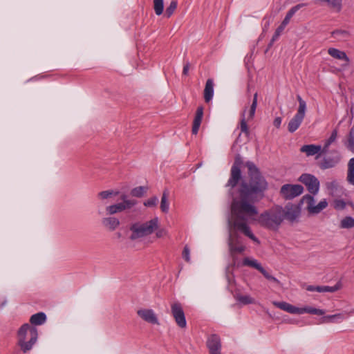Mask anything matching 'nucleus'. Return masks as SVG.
Listing matches in <instances>:
<instances>
[{
    "mask_svg": "<svg viewBox=\"0 0 354 354\" xmlns=\"http://www.w3.org/2000/svg\"><path fill=\"white\" fill-rule=\"evenodd\" d=\"M245 165L248 169L249 182L242 181L238 189L237 196L232 198L230 224L235 230L259 244V240L252 232L248 221L258 214V209L254 204L263 198L268 183L253 162L248 161Z\"/></svg>",
    "mask_w": 354,
    "mask_h": 354,
    "instance_id": "nucleus-1",
    "label": "nucleus"
},
{
    "mask_svg": "<svg viewBox=\"0 0 354 354\" xmlns=\"http://www.w3.org/2000/svg\"><path fill=\"white\" fill-rule=\"evenodd\" d=\"M283 219V208L281 206H277L261 214L257 221L263 227L271 230H277Z\"/></svg>",
    "mask_w": 354,
    "mask_h": 354,
    "instance_id": "nucleus-2",
    "label": "nucleus"
},
{
    "mask_svg": "<svg viewBox=\"0 0 354 354\" xmlns=\"http://www.w3.org/2000/svg\"><path fill=\"white\" fill-rule=\"evenodd\" d=\"M37 338V329L29 324H23L17 332V344L24 353L32 349Z\"/></svg>",
    "mask_w": 354,
    "mask_h": 354,
    "instance_id": "nucleus-3",
    "label": "nucleus"
},
{
    "mask_svg": "<svg viewBox=\"0 0 354 354\" xmlns=\"http://www.w3.org/2000/svg\"><path fill=\"white\" fill-rule=\"evenodd\" d=\"M158 218H154L144 223H134L130 227V230L132 233L129 238L131 240L134 241L137 239L149 235L158 228Z\"/></svg>",
    "mask_w": 354,
    "mask_h": 354,
    "instance_id": "nucleus-4",
    "label": "nucleus"
},
{
    "mask_svg": "<svg viewBox=\"0 0 354 354\" xmlns=\"http://www.w3.org/2000/svg\"><path fill=\"white\" fill-rule=\"evenodd\" d=\"M243 165V160L239 153L235 156L234 164L231 168L230 177L226 185L227 187L234 188L241 178V167Z\"/></svg>",
    "mask_w": 354,
    "mask_h": 354,
    "instance_id": "nucleus-5",
    "label": "nucleus"
},
{
    "mask_svg": "<svg viewBox=\"0 0 354 354\" xmlns=\"http://www.w3.org/2000/svg\"><path fill=\"white\" fill-rule=\"evenodd\" d=\"M301 202L306 204L307 211L312 214H319L328 206V202L326 199H324L315 205L314 196L310 194L304 196L301 198Z\"/></svg>",
    "mask_w": 354,
    "mask_h": 354,
    "instance_id": "nucleus-6",
    "label": "nucleus"
},
{
    "mask_svg": "<svg viewBox=\"0 0 354 354\" xmlns=\"http://www.w3.org/2000/svg\"><path fill=\"white\" fill-rule=\"evenodd\" d=\"M304 192V187L301 185L285 184L281 186L279 194L285 200H292L301 195Z\"/></svg>",
    "mask_w": 354,
    "mask_h": 354,
    "instance_id": "nucleus-7",
    "label": "nucleus"
},
{
    "mask_svg": "<svg viewBox=\"0 0 354 354\" xmlns=\"http://www.w3.org/2000/svg\"><path fill=\"white\" fill-rule=\"evenodd\" d=\"M239 238V235L236 232L231 233L228 238L230 253L234 259L236 254H241L245 250V247L242 244Z\"/></svg>",
    "mask_w": 354,
    "mask_h": 354,
    "instance_id": "nucleus-8",
    "label": "nucleus"
},
{
    "mask_svg": "<svg viewBox=\"0 0 354 354\" xmlns=\"http://www.w3.org/2000/svg\"><path fill=\"white\" fill-rule=\"evenodd\" d=\"M299 180L304 184L308 191L313 195H316L319 189V182L313 175L309 174H302Z\"/></svg>",
    "mask_w": 354,
    "mask_h": 354,
    "instance_id": "nucleus-9",
    "label": "nucleus"
},
{
    "mask_svg": "<svg viewBox=\"0 0 354 354\" xmlns=\"http://www.w3.org/2000/svg\"><path fill=\"white\" fill-rule=\"evenodd\" d=\"M171 315L174 317L176 324L181 328H185L187 326L185 315L179 302H175L171 306Z\"/></svg>",
    "mask_w": 354,
    "mask_h": 354,
    "instance_id": "nucleus-10",
    "label": "nucleus"
},
{
    "mask_svg": "<svg viewBox=\"0 0 354 354\" xmlns=\"http://www.w3.org/2000/svg\"><path fill=\"white\" fill-rule=\"evenodd\" d=\"M323 160L319 162V167L322 169H326L335 167L340 160V156L337 150L330 152V155L325 153Z\"/></svg>",
    "mask_w": 354,
    "mask_h": 354,
    "instance_id": "nucleus-11",
    "label": "nucleus"
},
{
    "mask_svg": "<svg viewBox=\"0 0 354 354\" xmlns=\"http://www.w3.org/2000/svg\"><path fill=\"white\" fill-rule=\"evenodd\" d=\"M243 264L244 266H250L252 268H254L259 270L265 278H266L269 281H272L277 284H279V281L275 278L274 277L272 276L269 274L262 266L261 265L258 263V261L255 259H250L249 258H245L243 261Z\"/></svg>",
    "mask_w": 354,
    "mask_h": 354,
    "instance_id": "nucleus-12",
    "label": "nucleus"
},
{
    "mask_svg": "<svg viewBox=\"0 0 354 354\" xmlns=\"http://www.w3.org/2000/svg\"><path fill=\"white\" fill-rule=\"evenodd\" d=\"M207 346L210 354H221V342L218 335L212 334L207 338Z\"/></svg>",
    "mask_w": 354,
    "mask_h": 354,
    "instance_id": "nucleus-13",
    "label": "nucleus"
},
{
    "mask_svg": "<svg viewBox=\"0 0 354 354\" xmlns=\"http://www.w3.org/2000/svg\"><path fill=\"white\" fill-rule=\"evenodd\" d=\"M137 314L142 320L147 323L157 325L160 324L157 315L152 309H139L137 311Z\"/></svg>",
    "mask_w": 354,
    "mask_h": 354,
    "instance_id": "nucleus-14",
    "label": "nucleus"
},
{
    "mask_svg": "<svg viewBox=\"0 0 354 354\" xmlns=\"http://www.w3.org/2000/svg\"><path fill=\"white\" fill-rule=\"evenodd\" d=\"M137 203V201H126L125 203H119L115 205H109L106 207L109 214H114L121 212L125 209H130Z\"/></svg>",
    "mask_w": 354,
    "mask_h": 354,
    "instance_id": "nucleus-15",
    "label": "nucleus"
},
{
    "mask_svg": "<svg viewBox=\"0 0 354 354\" xmlns=\"http://www.w3.org/2000/svg\"><path fill=\"white\" fill-rule=\"evenodd\" d=\"M306 112L297 111L295 116L290 120L288 124V130L290 133H294L299 129L302 123Z\"/></svg>",
    "mask_w": 354,
    "mask_h": 354,
    "instance_id": "nucleus-16",
    "label": "nucleus"
},
{
    "mask_svg": "<svg viewBox=\"0 0 354 354\" xmlns=\"http://www.w3.org/2000/svg\"><path fill=\"white\" fill-rule=\"evenodd\" d=\"M300 151L305 153L307 156H313L317 155L316 159H317L322 153V147L321 145H303Z\"/></svg>",
    "mask_w": 354,
    "mask_h": 354,
    "instance_id": "nucleus-17",
    "label": "nucleus"
},
{
    "mask_svg": "<svg viewBox=\"0 0 354 354\" xmlns=\"http://www.w3.org/2000/svg\"><path fill=\"white\" fill-rule=\"evenodd\" d=\"M284 218L290 222L295 221L299 216L300 211L297 207L293 205H288L283 208Z\"/></svg>",
    "mask_w": 354,
    "mask_h": 354,
    "instance_id": "nucleus-18",
    "label": "nucleus"
},
{
    "mask_svg": "<svg viewBox=\"0 0 354 354\" xmlns=\"http://www.w3.org/2000/svg\"><path fill=\"white\" fill-rule=\"evenodd\" d=\"M203 117V107L200 106L197 108L196 114L193 120L192 133L193 135H196L198 132L202 119Z\"/></svg>",
    "mask_w": 354,
    "mask_h": 354,
    "instance_id": "nucleus-19",
    "label": "nucleus"
},
{
    "mask_svg": "<svg viewBox=\"0 0 354 354\" xmlns=\"http://www.w3.org/2000/svg\"><path fill=\"white\" fill-rule=\"evenodd\" d=\"M272 304L281 310L291 314L299 315L300 308L296 307L286 301H272Z\"/></svg>",
    "mask_w": 354,
    "mask_h": 354,
    "instance_id": "nucleus-20",
    "label": "nucleus"
},
{
    "mask_svg": "<svg viewBox=\"0 0 354 354\" xmlns=\"http://www.w3.org/2000/svg\"><path fill=\"white\" fill-rule=\"evenodd\" d=\"M328 53L335 59L344 60L346 62V64H344V66H347L349 64L350 59L345 52L342 51L337 48H329L328 50Z\"/></svg>",
    "mask_w": 354,
    "mask_h": 354,
    "instance_id": "nucleus-21",
    "label": "nucleus"
},
{
    "mask_svg": "<svg viewBox=\"0 0 354 354\" xmlns=\"http://www.w3.org/2000/svg\"><path fill=\"white\" fill-rule=\"evenodd\" d=\"M351 312H345L343 313H337L335 315H326L323 317L322 322L323 323H330V322H341L346 317L349 316Z\"/></svg>",
    "mask_w": 354,
    "mask_h": 354,
    "instance_id": "nucleus-22",
    "label": "nucleus"
},
{
    "mask_svg": "<svg viewBox=\"0 0 354 354\" xmlns=\"http://www.w3.org/2000/svg\"><path fill=\"white\" fill-rule=\"evenodd\" d=\"M214 95V81L212 79H208L206 81L204 89V99L205 102H209Z\"/></svg>",
    "mask_w": 354,
    "mask_h": 354,
    "instance_id": "nucleus-23",
    "label": "nucleus"
},
{
    "mask_svg": "<svg viewBox=\"0 0 354 354\" xmlns=\"http://www.w3.org/2000/svg\"><path fill=\"white\" fill-rule=\"evenodd\" d=\"M332 37L338 41H347L351 34L348 30L337 29L332 32Z\"/></svg>",
    "mask_w": 354,
    "mask_h": 354,
    "instance_id": "nucleus-24",
    "label": "nucleus"
},
{
    "mask_svg": "<svg viewBox=\"0 0 354 354\" xmlns=\"http://www.w3.org/2000/svg\"><path fill=\"white\" fill-rule=\"evenodd\" d=\"M103 225L111 231L115 230L120 225V221L115 217H107L102 219Z\"/></svg>",
    "mask_w": 354,
    "mask_h": 354,
    "instance_id": "nucleus-25",
    "label": "nucleus"
},
{
    "mask_svg": "<svg viewBox=\"0 0 354 354\" xmlns=\"http://www.w3.org/2000/svg\"><path fill=\"white\" fill-rule=\"evenodd\" d=\"M46 320V316L44 313L40 312L32 315L30 318V322L32 325H41Z\"/></svg>",
    "mask_w": 354,
    "mask_h": 354,
    "instance_id": "nucleus-26",
    "label": "nucleus"
},
{
    "mask_svg": "<svg viewBox=\"0 0 354 354\" xmlns=\"http://www.w3.org/2000/svg\"><path fill=\"white\" fill-rule=\"evenodd\" d=\"M317 1L326 3L327 6L330 9H333L335 12H339L342 9V0H317Z\"/></svg>",
    "mask_w": 354,
    "mask_h": 354,
    "instance_id": "nucleus-27",
    "label": "nucleus"
},
{
    "mask_svg": "<svg viewBox=\"0 0 354 354\" xmlns=\"http://www.w3.org/2000/svg\"><path fill=\"white\" fill-rule=\"evenodd\" d=\"M347 180L354 185V158H351L348 163Z\"/></svg>",
    "mask_w": 354,
    "mask_h": 354,
    "instance_id": "nucleus-28",
    "label": "nucleus"
},
{
    "mask_svg": "<svg viewBox=\"0 0 354 354\" xmlns=\"http://www.w3.org/2000/svg\"><path fill=\"white\" fill-rule=\"evenodd\" d=\"M169 192L167 189L164 190L160 202V209L164 213H167L169 211V202H168Z\"/></svg>",
    "mask_w": 354,
    "mask_h": 354,
    "instance_id": "nucleus-29",
    "label": "nucleus"
},
{
    "mask_svg": "<svg viewBox=\"0 0 354 354\" xmlns=\"http://www.w3.org/2000/svg\"><path fill=\"white\" fill-rule=\"evenodd\" d=\"M337 131L336 129L333 130L329 138L325 142L324 147H322V152L324 153H328V148L329 146L333 143L337 138Z\"/></svg>",
    "mask_w": 354,
    "mask_h": 354,
    "instance_id": "nucleus-30",
    "label": "nucleus"
},
{
    "mask_svg": "<svg viewBox=\"0 0 354 354\" xmlns=\"http://www.w3.org/2000/svg\"><path fill=\"white\" fill-rule=\"evenodd\" d=\"M303 313H310L312 315H324L325 311L313 307L300 308L299 315Z\"/></svg>",
    "mask_w": 354,
    "mask_h": 354,
    "instance_id": "nucleus-31",
    "label": "nucleus"
},
{
    "mask_svg": "<svg viewBox=\"0 0 354 354\" xmlns=\"http://www.w3.org/2000/svg\"><path fill=\"white\" fill-rule=\"evenodd\" d=\"M148 190V187L139 186L131 189V195L134 197H142Z\"/></svg>",
    "mask_w": 354,
    "mask_h": 354,
    "instance_id": "nucleus-32",
    "label": "nucleus"
},
{
    "mask_svg": "<svg viewBox=\"0 0 354 354\" xmlns=\"http://www.w3.org/2000/svg\"><path fill=\"white\" fill-rule=\"evenodd\" d=\"M340 228L350 229L354 227V218L351 216H346L340 222Z\"/></svg>",
    "mask_w": 354,
    "mask_h": 354,
    "instance_id": "nucleus-33",
    "label": "nucleus"
},
{
    "mask_svg": "<svg viewBox=\"0 0 354 354\" xmlns=\"http://www.w3.org/2000/svg\"><path fill=\"white\" fill-rule=\"evenodd\" d=\"M257 97H258L257 93H254L252 103V105H251L250 111H249L248 120H252L254 116L257 106Z\"/></svg>",
    "mask_w": 354,
    "mask_h": 354,
    "instance_id": "nucleus-34",
    "label": "nucleus"
},
{
    "mask_svg": "<svg viewBox=\"0 0 354 354\" xmlns=\"http://www.w3.org/2000/svg\"><path fill=\"white\" fill-rule=\"evenodd\" d=\"M236 299L243 304H254V299L249 295H242L237 294L235 295Z\"/></svg>",
    "mask_w": 354,
    "mask_h": 354,
    "instance_id": "nucleus-35",
    "label": "nucleus"
},
{
    "mask_svg": "<svg viewBox=\"0 0 354 354\" xmlns=\"http://www.w3.org/2000/svg\"><path fill=\"white\" fill-rule=\"evenodd\" d=\"M346 145L348 149L351 151L354 149V127H352L349 131Z\"/></svg>",
    "mask_w": 354,
    "mask_h": 354,
    "instance_id": "nucleus-36",
    "label": "nucleus"
},
{
    "mask_svg": "<svg viewBox=\"0 0 354 354\" xmlns=\"http://www.w3.org/2000/svg\"><path fill=\"white\" fill-rule=\"evenodd\" d=\"M153 8L157 15H160L164 9L163 0H153Z\"/></svg>",
    "mask_w": 354,
    "mask_h": 354,
    "instance_id": "nucleus-37",
    "label": "nucleus"
},
{
    "mask_svg": "<svg viewBox=\"0 0 354 354\" xmlns=\"http://www.w3.org/2000/svg\"><path fill=\"white\" fill-rule=\"evenodd\" d=\"M176 8H177V2L176 1H172L170 3L169 6L166 9V11H165L166 16L167 17H170L174 12Z\"/></svg>",
    "mask_w": 354,
    "mask_h": 354,
    "instance_id": "nucleus-38",
    "label": "nucleus"
},
{
    "mask_svg": "<svg viewBox=\"0 0 354 354\" xmlns=\"http://www.w3.org/2000/svg\"><path fill=\"white\" fill-rule=\"evenodd\" d=\"M283 26L280 24V26L276 29L274 34L272 36V38L270 41V43L269 44L270 46L272 45V44L278 39L279 37L280 36L281 33L283 31L284 28Z\"/></svg>",
    "mask_w": 354,
    "mask_h": 354,
    "instance_id": "nucleus-39",
    "label": "nucleus"
},
{
    "mask_svg": "<svg viewBox=\"0 0 354 354\" xmlns=\"http://www.w3.org/2000/svg\"><path fill=\"white\" fill-rule=\"evenodd\" d=\"M346 207V203L342 199H335L333 201V207L337 210L344 209Z\"/></svg>",
    "mask_w": 354,
    "mask_h": 354,
    "instance_id": "nucleus-40",
    "label": "nucleus"
},
{
    "mask_svg": "<svg viewBox=\"0 0 354 354\" xmlns=\"http://www.w3.org/2000/svg\"><path fill=\"white\" fill-rule=\"evenodd\" d=\"M240 126L241 132L245 133L246 134L249 133L248 127L245 118V111L242 113V119L241 120Z\"/></svg>",
    "mask_w": 354,
    "mask_h": 354,
    "instance_id": "nucleus-41",
    "label": "nucleus"
},
{
    "mask_svg": "<svg viewBox=\"0 0 354 354\" xmlns=\"http://www.w3.org/2000/svg\"><path fill=\"white\" fill-rule=\"evenodd\" d=\"M341 288V286L339 283H337L334 286H322V292H334L337 290H339Z\"/></svg>",
    "mask_w": 354,
    "mask_h": 354,
    "instance_id": "nucleus-42",
    "label": "nucleus"
},
{
    "mask_svg": "<svg viewBox=\"0 0 354 354\" xmlns=\"http://www.w3.org/2000/svg\"><path fill=\"white\" fill-rule=\"evenodd\" d=\"M295 14V12H294V10H290L288 13L286 14L284 19L283 20V21L281 22V25L283 26L284 27H286L288 23L290 22V19L292 17V16Z\"/></svg>",
    "mask_w": 354,
    "mask_h": 354,
    "instance_id": "nucleus-43",
    "label": "nucleus"
},
{
    "mask_svg": "<svg viewBox=\"0 0 354 354\" xmlns=\"http://www.w3.org/2000/svg\"><path fill=\"white\" fill-rule=\"evenodd\" d=\"M297 99L299 102V107L297 111H306V102L301 98V97L299 95H297Z\"/></svg>",
    "mask_w": 354,
    "mask_h": 354,
    "instance_id": "nucleus-44",
    "label": "nucleus"
},
{
    "mask_svg": "<svg viewBox=\"0 0 354 354\" xmlns=\"http://www.w3.org/2000/svg\"><path fill=\"white\" fill-rule=\"evenodd\" d=\"M119 194L118 192L114 193L113 191L111 190H106V191H102V192H100L99 194H98V196L102 198V199H105V198H108L109 197H110L111 196H112L113 194H115V195H118Z\"/></svg>",
    "mask_w": 354,
    "mask_h": 354,
    "instance_id": "nucleus-45",
    "label": "nucleus"
},
{
    "mask_svg": "<svg viewBox=\"0 0 354 354\" xmlns=\"http://www.w3.org/2000/svg\"><path fill=\"white\" fill-rule=\"evenodd\" d=\"M158 199L156 196H153L147 200L144 205L147 207H156L157 205Z\"/></svg>",
    "mask_w": 354,
    "mask_h": 354,
    "instance_id": "nucleus-46",
    "label": "nucleus"
},
{
    "mask_svg": "<svg viewBox=\"0 0 354 354\" xmlns=\"http://www.w3.org/2000/svg\"><path fill=\"white\" fill-rule=\"evenodd\" d=\"M183 258L187 261H190V250L187 245H185L184 247L183 253H182Z\"/></svg>",
    "mask_w": 354,
    "mask_h": 354,
    "instance_id": "nucleus-47",
    "label": "nucleus"
},
{
    "mask_svg": "<svg viewBox=\"0 0 354 354\" xmlns=\"http://www.w3.org/2000/svg\"><path fill=\"white\" fill-rule=\"evenodd\" d=\"M337 187V183L336 181H332L327 183V188L330 191V194H333V191Z\"/></svg>",
    "mask_w": 354,
    "mask_h": 354,
    "instance_id": "nucleus-48",
    "label": "nucleus"
},
{
    "mask_svg": "<svg viewBox=\"0 0 354 354\" xmlns=\"http://www.w3.org/2000/svg\"><path fill=\"white\" fill-rule=\"evenodd\" d=\"M306 290H308V291H317V292H322V286H308L307 288H306Z\"/></svg>",
    "mask_w": 354,
    "mask_h": 354,
    "instance_id": "nucleus-49",
    "label": "nucleus"
},
{
    "mask_svg": "<svg viewBox=\"0 0 354 354\" xmlns=\"http://www.w3.org/2000/svg\"><path fill=\"white\" fill-rule=\"evenodd\" d=\"M167 234V232L166 230L165 229H160L159 230L157 231L156 232V236L158 238H161V237H164Z\"/></svg>",
    "mask_w": 354,
    "mask_h": 354,
    "instance_id": "nucleus-50",
    "label": "nucleus"
},
{
    "mask_svg": "<svg viewBox=\"0 0 354 354\" xmlns=\"http://www.w3.org/2000/svg\"><path fill=\"white\" fill-rule=\"evenodd\" d=\"M281 121H282V119L281 117H277L274 121H273V124L275 127H277V129H279L281 126Z\"/></svg>",
    "mask_w": 354,
    "mask_h": 354,
    "instance_id": "nucleus-51",
    "label": "nucleus"
},
{
    "mask_svg": "<svg viewBox=\"0 0 354 354\" xmlns=\"http://www.w3.org/2000/svg\"><path fill=\"white\" fill-rule=\"evenodd\" d=\"M189 66H190V64L189 62H187L184 66H183V74L185 75H188V71H189Z\"/></svg>",
    "mask_w": 354,
    "mask_h": 354,
    "instance_id": "nucleus-52",
    "label": "nucleus"
},
{
    "mask_svg": "<svg viewBox=\"0 0 354 354\" xmlns=\"http://www.w3.org/2000/svg\"><path fill=\"white\" fill-rule=\"evenodd\" d=\"M304 3H299L292 7L291 10H294V12H296L297 10H299L301 8L304 7Z\"/></svg>",
    "mask_w": 354,
    "mask_h": 354,
    "instance_id": "nucleus-53",
    "label": "nucleus"
},
{
    "mask_svg": "<svg viewBox=\"0 0 354 354\" xmlns=\"http://www.w3.org/2000/svg\"><path fill=\"white\" fill-rule=\"evenodd\" d=\"M120 199L122 201V203H125L126 201H136V200H129V199H127V195L125 194H122L121 196H120Z\"/></svg>",
    "mask_w": 354,
    "mask_h": 354,
    "instance_id": "nucleus-54",
    "label": "nucleus"
}]
</instances>
